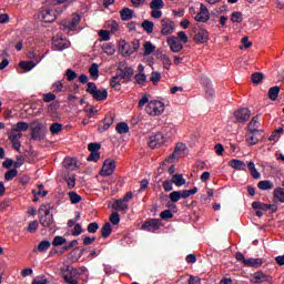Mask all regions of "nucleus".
Instances as JSON below:
<instances>
[{
  "label": "nucleus",
  "mask_w": 284,
  "mask_h": 284,
  "mask_svg": "<svg viewBox=\"0 0 284 284\" xmlns=\"http://www.w3.org/2000/svg\"><path fill=\"white\" fill-rule=\"evenodd\" d=\"M62 278L68 284H79V270L67 265L64 268L61 270Z\"/></svg>",
  "instance_id": "f257e3e1"
},
{
  "label": "nucleus",
  "mask_w": 284,
  "mask_h": 284,
  "mask_svg": "<svg viewBox=\"0 0 284 284\" xmlns=\"http://www.w3.org/2000/svg\"><path fill=\"white\" fill-rule=\"evenodd\" d=\"M87 85V92L93 97L94 101H105V99H108V90H99L94 82H88Z\"/></svg>",
  "instance_id": "f03ea898"
},
{
  "label": "nucleus",
  "mask_w": 284,
  "mask_h": 284,
  "mask_svg": "<svg viewBox=\"0 0 284 284\" xmlns=\"http://www.w3.org/2000/svg\"><path fill=\"white\" fill-rule=\"evenodd\" d=\"M145 112L149 113L150 116H160V114L165 112V104L159 100H152L148 103Z\"/></svg>",
  "instance_id": "7ed1b4c3"
},
{
  "label": "nucleus",
  "mask_w": 284,
  "mask_h": 284,
  "mask_svg": "<svg viewBox=\"0 0 284 284\" xmlns=\"http://www.w3.org/2000/svg\"><path fill=\"white\" fill-rule=\"evenodd\" d=\"M32 141H43L45 139V126L43 123L36 121L31 124Z\"/></svg>",
  "instance_id": "20e7f679"
},
{
  "label": "nucleus",
  "mask_w": 284,
  "mask_h": 284,
  "mask_svg": "<svg viewBox=\"0 0 284 284\" xmlns=\"http://www.w3.org/2000/svg\"><path fill=\"white\" fill-rule=\"evenodd\" d=\"M250 116H252V112L247 108L237 109L233 113L234 123H247Z\"/></svg>",
  "instance_id": "39448f33"
},
{
  "label": "nucleus",
  "mask_w": 284,
  "mask_h": 284,
  "mask_svg": "<svg viewBox=\"0 0 284 284\" xmlns=\"http://www.w3.org/2000/svg\"><path fill=\"white\" fill-rule=\"evenodd\" d=\"M67 48H70V41H68L65 38H61L60 36H55L52 38V49L61 52L63 50H67Z\"/></svg>",
  "instance_id": "423d86ee"
},
{
  "label": "nucleus",
  "mask_w": 284,
  "mask_h": 284,
  "mask_svg": "<svg viewBox=\"0 0 284 284\" xmlns=\"http://www.w3.org/2000/svg\"><path fill=\"white\" fill-rule=\"evenodd\" d=\"M81 23V16L79 13H73L71 20L62 21L60 28L62 30H74Z\"/></svg>",
  "instance_id": "0eeeda50"
},
{
  "label": "nucleus",
  "mask_w": 284,
  "mask_h": 284,
  "mask_svg": "<svg viewBox=\"0 0 284 284\" xmlns=\"http://www.w3.org/2000/svg\"><path fill=\"white\" fill-rule=\"evenodd\" d=\"M161 34L163 37H170L174 32V21H172L170 18H164L161 20Z\"/></svg>",
  "instance_id": "6e6552de"
},
{
  "label": "nucleus",
  "mask_w": 284,
  "mask_h": 284,
  "mask_svg": "<svg viewBox=\"0 0 284 284\" xmlns=\"http://www.w3.org/2000/svg\"><path fill=\"white\" fill-rule=\"evenodd\" d=\"M114 170H116V163L114 160H105L102 170L100 171L101 176H112L114 174Z\"/></svg>",
  "instance_id": "1a4fd4ad"
},
{
  "label": "nucleus",
  "mask_w": 284,
  "mask_h": 284,
  "mask_svg": "<svg viewBox=\"0 0 284 284\" xmlns=\"http://www.w3.org/2000/svg\"><path fill=\"white\" fill-rule=\"evenodd\" d=\"M39 221L42 227L52 230V225H54V215L50 214V210H47L43 215H40Z\"/></svg>",
  "instance_id": "9d476101"
},
{
  "label": "nucleus",
  "mask_w": 284,
  "mask_h": 284,
  "mask_svg": "<svg viewBox=\"0 0 284 284\" xmlns=\"http://www.w3.org/2000/svg\"><path fill=\"white\" fill-rule=\"evenodd\" d=\"M165 143V138L162 133H154L149 138V146L154 148H161Z\"/></svg>",
  "instance_id": "9b49d317"
},
{
  "label": "nucleus",
  "mask_w": 284,
  "mask_h": 284,
  "mask_svg": "<svg viewBox=\"0 0 284 284\" xmlns=\"http://www.w3.org/2000/svg\"><path fill=\"white\" fill-rule=\"evenodd\" d=\"M195 21L200 23H207L210 21V10L205 4L200 6V12L195 16Z\"/></svg>",
  "instance_id": "f8f14e48"
},
{
  "label": "nucleus",
  "mask_w": 284,
  "mask_h": 284,
  "mask_svg": "<svg viewBox=\"0 0 284 284\" xmlns=\"http://www.w3.org/2000/svg\"><path fill=\"white\" fill-rule=\"evenodd\" d=\"M122 65H125V63H120L119 64V70L121 71L120 75L122 79L126 81V83H130L132 81V77L134 74V69L132 67H124L122 69Z\"/></svg>",
  "instance_id": "ddd939ff"
},
{
  "label": "nucleus",
  "mask_w": 284,
  "mask_h": 284,
  "mask_svg": "<svg viewBox=\"0 0 284 284\" xmlns=\"http://www.w3.org/2000/svg\"><path fill=\"white\" fill-rule=\"evenodd\" d=\"M161 227V220L151 219L142 224V230L146 232H156Z\"/></svg>",
  "instance_id": "4468645a"
},
{
  "label": "nucleus",
  "mask_w": 284,
  "mask_h": 284,
  "mask_svg": "<svg viewBox=\"0 0 284 284\" xmlns=\"http://www.w3.org/2000/svg\"><path fill=\"white\" fill-rule=\"evenodd\" d=\"M166 43L173 52H181L183 50V43L176 37H170L166 39Z\"/></svg>",
  "instance_id": "2eb2a0df"
},
{
  "label": "nucleus",
  "mask_w": 284,
  "mask_h": 284,
  "mask_svg": "<svg viewBox=\"0 0 284 284\" xmlns=\"http://www.w3.org/2000/svg\"><path fill=\"white\" fill-rule=\"evenodd\" d=\"M40 17L44 23H52L57 21V14L52 9H44L40 12Z\"/></svg>",
  "instance_id": "dca6fc26"
},
{
  "label": "nucleus",
  "mask_w": 284,
  "mask_h": 284,
  "mask_svg": "<svg viewBox=\"0 0 284 284\" xmlns=\"http://www.w3.org/2000/svg\"><path fill=\"white\" fill-rule=\"evenodd\" d=\"M272 283V277L263 272H256L252 277V283L261 284V283Z\"/></svg>",
  "instance_id": "f3484780"
},
{
  "label": "nucleus",
  "mask_w": 284,
  "mask_h": 284,
  "mask_svg": "<svg viewBox=\"0 0 284 284\" xmlns=\"http://www.w3.org/2000/svg\"><path fill=\"white\" fill-rule=\"evenodd\" d=\"M112 123H114V115L112 114L105 115V118L102 121V124H99L98 126V132L103 133L110 130V125H112Z\"/></svg>",
  "instance_id": "a211bd4d"
},
{
  "label": "nucleus",
  "mask_w": 284,
  "mask_h": 284,
  "mask_svg": "<svg viewBox=\"0 0 284 284\" xmlns=\"http://www.w3.org/2000/svg\"><path fill=\"white\" fill-rule=\"evenodd\" d=\"M119 50L124 57H132V54H134V51H132V44H130V42H125V40H120Z\"/></svg>",
  "instance_id": "6ab92c4d"
},
{
  "label": "nucleus",
  "mask_w": 284,
  "mask_h": 284,
  "mask_svg": "<svg viewBox=\"0 0 284 284\" xmlns=\"http://www.w3.org/2000/svg\"><path fill=\"white\" fill-rule=\"evenodd\" d=\"M113 210H115V212H122V214H128L130 205L122 199L115 200V202L113 203Z\"/></svg>",
  "instance_id": "aec40b11"
},
{
  "label": "nucleus",
  "mask_w": 284,
  "mask_h": 284,
  "mask_svg": "<svg viewBox=\"0 0 284 284\" xmlns=\"http://www.w3.org/2000/svg\"><path fill=\"white\" fill-rule=\"evenodd\" d=\"M261 126V122L258 121V115H255L252 121L248 123V132L250 134H261V130L258 128Z\"/></svg>",
  "instance_id": "412c9836"
},
{
  "label": "nucleus",
  "mask_w": 284,
  "mask_h": 284,
  "mask_svg": "<svg viewBox=\"0 0 284 284\" xmlns=\"http://www.w3.org/2000/svg\"><path fill=\"white\" fill-rule=\"evenodd\" d=\"M156 58L162 61L164 70H170V68H172V59L163 53V51H156Z\"/></svg>",
  "instance_id": "4be33fe9"
},
{
  "label": "nucleus",
  "mask_w": 284,
  "mask_h": 284,
  "mask_svg": "<svg viewBox=\"0 0 284 284\" xmlns=\"http://www.w3.org/2000/svg\"><path fill=\"white\" fill-rule=\"evenodd\" d=\"M229 165L231 168H233V170H240L243 172H245V170H247V164H245V162H243L241 160H236V159L231 160L229 162Z\"/></svg>",
  "instance_id": "5701e85b"
},
{
  "label": "nucleus",
  "mask_w": 284,
  "mask_h": 284,
  "mask_svg": "<svg viewBox=\"0 0 284 284\" xmlns=\"http://www.w3.org/2000/svg\"><path fill=\"white\" fill-rule=\"evenodd\" d=\"M185 150H186V146L184 143H178L175 145L173 153L170 155V158L168 160H165V163H170V160L176 159V156H179V154H181V152H185Z\"/></svg>",
  "instance_id": "b1692460"
},
{
  "label": "nucleus",
  "mask_w": 284,
  "mask_h": 284,
  "mask_svg": "<svg viewBox=\"0 0 284 284\" xmlns=\"http://www.w3.org/2000/svg\"><path fill=\"white\" fill-rule=\"evenodd\" d=\"M261 265H263V260L260 257H251L244 261V267H261Z\"/></svg>",
  "instance_id": "393cba45"
},
{
  "label": "nucleus",
  "mask_w": 284,
  "mask_h": 284,
  "mask_svg": "<svg viewBox=\"0 0 284 284\" xmlns=\"http://www.w3.org/2000/svg\"><path fill=\"white\" fill-rule=\"evenodd\" d=\"M121 81H123V78L120 75V73L115 74L110 80V87L119 92L121 90Z\"/></svg>",
  "instance_id": "a878e982"
},
{
  "label": "nucleus",
  "mask_w": 284,
  "mask_h": 284,
  "mask_svg": "<svg viewBox=\"0 0 284 284\" xmlns=\"http://www.w3.org/2000/svg\"><path fill=\"white\" fill-rule=\"evenodd\" d=\"M120 17H121L122 21H130V19H132L134 17V11L130 8H123L120 11Z\"/></svg>",
  "instance_id": "bb28decb"
},
{
  "label": "nucleus",
  "mask_w": 284,
  "mask_h": 284,
  "mask_svg": "<svg viewBox=\"0 0 284 284\" xmlns=\"http://www.w3.org/2000/svg\"><path fill=\"white\" fill-rule=\"evenodd\" d=\"M195 43H205L207 42V31L201 30L194 36Z\"/></svg>",
  "instance_id": "cd10ccee"
},
{
  "label": "nucleus",
  "mask_w": 284,
  "mask_h": 284,
  "mask_svg": "<svg viewBox=\"0 0 284 284\" xmlns=\"http://www.w3.org/2000/svg\"><path fill=\"white\" fill-rule=\"evenodd\" d=\"M171 181L174 185H176V187L185 185V179L183 178V174H173Z\"/></svg>",
  "instance_id": "c85d7f7f"
},
{
  "label": "nucleus",
  "mask_w": 284,
  "mask_h": 284,
  "mask_svg": "<svg viewBox=\"0 0 284 284\" xmlns=\"http://www.w3.org/2000/svg\"><path fill=\"white\" fill-rule=\"evenodd\" d=\"M63 165L67 170H77V158H65Z\"/></svg>",
  "instance_id": "c756f323"
},
{
  "label": "nucleus",
  "mask_w": 284,
  "mask_h": 284,
  "mask_svg": "<svg viewBox=\"0 0 284 284\" xmlns=\"http://www.w3.org/2000/svg\"><path fill=\"white\" fill-rule=\"evenodd\" d=\"M257 187L258 190H263V191L272 190L274 189V183H272V181L270 180H263L257 183Z\"/></svg>",
  "instance_id": "7c9ffc66"
},
{
  "label": "nucleus",
  "mask_w": 284,
  "mask_h": 284,
  "mask_svg": "<svg viewBox=\"0 0 284 284\" xmlns=\"http://www.w3.org/2000/svg\"><path fill=\"white\" fill-rule=\"evenodd\" d=\"M115 130L118 134H128L130 132V126L125 122H120L116 124Z\"/></svg>",
  "instance_id": "2f4dec72"
},
{
  "label": "nucleus",
  "mask_w": 284,
  "mask_h": 284,
  "mask_svg": "<svg viewBox=\"0 0 284 284\" xmlns=\"http://www.w3.org/2000/svg\"><path fill=\"white\" fill-rule=\"evenodd\" d=\"M102 50L103 52H105V54H109L110 57H112V54L116 52V49L114 48V44L112 42L102 44Z\"/></svg>",
  "instance_id": "473e14b6"
},
{
  "label": "nucleus",
  "mask_w": 284,
  "mask_h": 284,
  "mask_svg": "<svg viewBox=\"0 0 284 284\" xmlns=\"http://www.w3.org/2000/svg\"><path fill=\"white\" fill-rule=\"evenodd\" d=\"M101 232H102V239H108V236L112 234V224H110V222L104 223L101 229Z\"/></svg>",
  "instance_id": "72a5a7b5"
},
{
  "label": "nucleus",
  "mask_w": 284,
  "mask_h": 284,
  "mask_svg": "<svg viewBox=\"0 0 284 284\" xmlns=\"http://www.w3.org/2000/svg\"><path fill=\"white\" fill-rule=\"evenodd\" d=\"M142 28L148 34H152V32H154V22L150 20H144L142 22Z\"/></svg>",
  "instance_id": "f704fd0d"
},
{
  "label": "nucleus",
  "mask_w": 284,
  "mask_h": 284,
  "mask_svg": "<svg viewBox=\"0 0 284 284\" xmlns=\"http://www.w3.org/2000/svg\"><path fill=\"white\" fill-rule=\"evenodd\" d=\"M89 73L91 78L97 81L99 79V64L98 63H92L91 67L89 68Z\"/></svg>",
  "instance_id": "c9c22d12"
},
{
  "label": "nucleus",
  "mask_w": 284,
  "mask_h": 284,
  "mask_svg": "<svg viewBox=\"0 0 284 284\" xmlns=\"http://www.w3.org/2000/svg\"><path fill=\"white\" fill-rule=\"evenodd\" d=\"M281 92V87H273L268 90V99L271 101H276L278 99V93Z\"/></svg>",
  "instance_id": "e433bc0d"
},
{
  "label": "nucleus",
  "mask_w": 284,
  "mask_h": 284,
  "mask_svg": "<svg viewBox=\"0 0 284 284\" xmlns=\"http://www.w3.org/2000/svg\"><path fill=\"white\" fill-rule=\"evenodd\" d=\"M247 168L251 176H253L254 179H261V173H258V170H256V165L254 164V162H248Z\"/></svg>",
  "instance_id": "4c0bfd02"
},
{
  "label": "nucleus",
  "mask_w": 284,
  "mask_h": 284,
  "mask_svg": "<svg viewBox=\"0 0 284 284\" xmlns=\"http://www.w3.org/2000/svg\"><path fill=\"white\" fill-rule=\"evenodd\" d=\"M151 10H163L165 8V2L163 0H152L150 2Z\"/></svg>",
  "instance_id": "58836bf2"
},
{
  "label": "nucleus",
  "mask_w": 284,
  "mask_h": 284,
  "mask_svg": "<svg viewBox=\"0 0 284 284\" xmlns=\"http://www.w3.org/2000/svg\"><path fill=\"white\" fill-rule=\"evenodd\" d=\"M263 79H265V74H263L262 72H255L251 75V81L255 85H258V83H261Z\"/></svg>",
  "instance_id": "ea45409f"
},
{
  "label": "nucleus",
  "mask_w": 284,
  "mask_h": 284,
  "mask_svg": "<svg viewBox=\"0 0 284 284\" xmlns=\"http://www.w3.org/2000/svg\"><path fill=\"white\" fill-rule=\"evenodd\" d=\"M199 192V187L194 186L192 190H184L180 191L181 199H190L193 194H196Z\"/></svg>",
  "instance_id": "a19ab883"
},
{
  "label": "nucleus",
  "mask_w": 284,
  "mask_h": 284,
  "mask_svg": "<svg viewBox=\"0 0 284 284\" xmlns=\"http://www.w3.org/2000/svg\"><path fill=\"white\" fill-rule=\"evenodd\" d=\"M262 136L261 133H251V135L246 139V141L251 145H256L261 141Z\"/></svg>",
  "instance_id": "79ce46f5"
},
{
  "label": "nucleus",
  "mask_w": 284,
  "mask_h": 284,
  "mask_svg": "<svg viewBox=\"0 0 284 284\" xmlns=\"http://www.w3.org/2000/svg\"><path fill=\"white\" fill-rule=\"evenodd\" d=\"M65 243H68V240L61 235H57L53 237V242L52 245L53 247H59L61 245H65Z\"/></svg>",
  "instance_id": "37998d69"
},
{
  "label": "nucleus",
  "mask_w": 284,
  "mask_h": 284,
  "mask_svg": "<svg viewBox=\"0 0 284 284\" xmlns=\"http://www.w3.org/2000/svg\"><path fill=\"white\" fill-rule=\"evenodd\" d=\"M156 50V47L152 42L148 41L144 43V57H150L152 52Z\"/></svg>",
  "instance_id": "c03bdc74"
},
{
  "label": "nucleus",
  "mask_w": 284,
  "mask_h": 284,
  "mask_svg": "<svg viewBox=\"0 0 284 284\" xmlns=\"http://www.w3.org/2000/svg\"><path fill=\"white\" fill-rule=\"evenodd\" d=\"M23 136V133L17 131L14 128L9 133V141H19Z\"/></svg>",
  "instance_id": "a18cd8bd"
},
{
  "label": "nucleus",
  "mask_w": 284,
  "mask_h": 284,
  "mask_svg": "<svg viewBox=\"0 0 284 284\" xmlns=\"http://www.w3.org/2000/svg\"><path fill=\"white\" fill-rule=\"evenodd\" d=\"M30 128V124L28 122L20 121L17 124H14L13 129L19 131L20 133L27 132V130Z\"/></svg>",
  "instance_id": "49530a36"
},
{
  "label": "nucleus",
  "mask_w": 284,
  "mask_h": 284,
  "mask_svg": "<svg viewBox=\"0 0 284 284\" xmlns=\"http://www.w3.org/2000/svg\"><path fill=\"white\" fill-rule=\"evenodd\" d=\"M274 197L280 201V203H284V189L283 187H277L274 190Z\"/></svg>",
  "instance_id": "de8ad7c7"
},
{
  "label": "nucleus",
  "mask_w": 284,
  "mask_h": 284,
  "mask_svg": "<svg viewBox=\"0 0 284 284\" xmlns=\"http://www.w3.org/2000/svg\"><path fill=\"white\" fill-rule=\"evenodd\" d=\"M19 174V171L14 169H10L9 171L6 172L4 174V181H12Z\"/></svg>",
  "instance_id": "09e8293b"
},
{
  "label": "nucleus",
  "mask_w": 284,
  "mask_h": 284,
  "mask_svg": "<svg viewBox=\"0 0 284 284\" xmlns=\"http://www.w3.org/2000/svg\"><path fill=\"white\" fill-rule=\"evenodd\" d=\"M69 199L73 205H77V203H81V195H79L74 191L69 192Z\"/></svg>",
  "instance_id": "8fccbe9b"
},
{
  "label": "nucleus",
  "mask_w": 284,
  "mask_h": 284,
  "mask_svg": "<svg viewBox=\"0 0 284 284\" xmlns=\"http://www.w3.org/2000/svg\"><path fill=\"white\" fill-rule=\"evenodd\" d=\"M146 81H148V75H145V73L135 74V83H138V85H145Z\"/></svg>",
  "instance_id": "3c124183"
},
{
  "label": "nucleus",
  "mask_w": 284,
  "mask_h": 284,
  "mask_svg": "<svg viewBox=\"0 0 284 284\" xmlns=\"http://www.w3.org/2000/svg\"><path fill=\"white\" fill-rule=\"evenodd\" d=\"M50 245H52V244L50 243V241L43 240V241H41V242L39 243L38 250H39L40 252H48V250H50Z\"/></svg>",
  "instance_id": "603ef678"
},
{
  "label": "nucleus",
  "mask_w": 284,
  "mask_h": 284,
  "mask_svg": "<svg viewBox=\"0 0 284 284\" xmlns=\"http://www.w3.org/2000/svg\"><path fill=\"white\" fill-rule=\"evenodd\" d=\"M61 130H63V124L55 122L53 124H51L50 126V132L51 134H59L61 132Z\"/></svg>",
  "instance_id": "864d4df0"
},
{
  "label": "nucleus",
  "mask_w": 284,
  "mask_h": 284,
  "mask_svg": "<svg viewBox=\"0 0 284 284\" xmlns=\"http://www.w3.org/2000/svg\"><path fill=\"white\" fill-rule=\"evenodd\" d=\"M231 21L233 23H241L243 21V13L235 11L231 14Z\"/></svg>",
  "instance_id": "5fc2aeb1"
},
{
  "label": "nucleus",
  "mask_w": 284,
  "mask_h": 284,
  "mask_svg": "<svg viewBox=\"0 0 284 284\" xmlns=\"http://www.w3.org/2000/svg\"><path fill=\"white\" fill-rule=\"evenodd\" d=\"M34 65H37V64L32 61H21L20 62V68H22L23 70H27V72H30V70H32V68H34Z\"/></svg>",
  "instance_id": "6e6d98bb"
},
{
  "label": "nucleus",
  "mask_w": 284,
  "mask_h": 284,
  "mask_svg": "<svg viewBox=\"0 0 284 284\" xmlns=\"http://www.w3.org/2000/svg\"><path fill=\"white\" fill-rule=\"evenodd\" d=\"M110 223H112V225H119V223H121V215H119V212H113L110 215Z\"/></svg>",
  "instance_id": "4d7b16f0"
},
{
  "label": "nucleus",
  "mask_w": 284,
  "mask_h": 284,
  "mask_svg": "<svg viewBox=\"0 0 284 284\" xmlns=\"http://www.w3.org/2000/svg\"><path fill=\"white\" fill-rule=\"evenodd\" d=\"M172 203H179L181 201V191H173L169 195Z\"/></svg>",
  "instance_id": "13d9d810"
},
{
  "label": "nucleus",
  "mask_w": 284,
  "mask_h": 284,
  "mask_svg": "<svg viewBox=\"0 0 284 284\" xmlns=\"http://www.w3.org/2000/svg\"><path fill=\"white\" fill-rule=\"evenodd\" d=\"M174 182L172 180H165L162 183V187L164 189V192H172L174 190Z\"/></svg>",
  "instance_id": "bf43d9fd"
},
{
  "label": "nucleus",
  "mask_w": 284,
  "mask_h": 284,
  "mask_svg": "<svg viewBox=\"0 0 284 284\" xmlns=\"http://www.w3.org/2000/svg\"><path fill=\"white\" fill-rule=\"evenodd\" d=\"M150 81H152L153 85H158L159 81H161V73L158 71H153L151 73Z\"/></svg>",
  "instance_id": "052dcab7"
},
{
  "label": "nucleus",
  "mask_w": 284,
  "mask_h": 284,
  "mask_svg": "<svg viewBox=\"0 0 284 284\" xmlns=\"http://www.w3.org/2000/svg\"><path fill=\"white\" fill-rule=\"evenodd\" d=\"M87 231L89 232V234H97V232L99 231V223L97 222H92L88 225Z\"/></svg>",
  "instance_id": "680f3d73"
},
{
  "label": "nucleus",
  "mask_w": 284,
  "mask_h": 284,
  "mask_svg": "<svg viewBox=\"0 0 284 284\" xmlns=\"http://www.w3.org/2000/svg\"><path fill=\"white\" fill-rule=\"evenodd\" d=\"M101 159V153L98 152H91L89 156L87 158V161H93V163H97Z\"/></svg>",
  "instance_id": "e2e57ef3"
},
{
  "label": "nucleus",
  "mask_w": 284,
  "mask_h": 284,
  "mask_svg": "<svg viewBox=\"0 0 284 284\" xmlns=\"http://www.w3.org/2000/svg\"><path fill=\"white\" fill-rule=\"evenodd\" d=\"M52 91L53 92H63V82H61V80L55 81L52 84Z\"/></svg>",
  "instance_id": "0e129e2a"
},
{
  "label": "nucleus",
  "mask_w": 284,
  "mask_h": 284,
  "mask_svg": "<svg viewBox=\"0 0 284 284\" xmlns=\"http://www.w3.org/2000/svg\"><path fill=\"white\" fill-rule=\"evenodd\" d=\"M65 77H67L68 81H74V79H77V77H79V75L77 74V72L74 70L68 69L65 72Z\"/></svg>",
  "instance_id": "69168bd1"
},
{
  "label": "nucleus",
  "mask_w": 284,
  "mask_h": 284,
  "mask_svg": "<svg viewBox=\"0 0 284 284\" xmlns=\"http://www.w3.org/2000/svg\"><path fill=\"white\" fill-rule=\"evenodd\" d=\"M108 27H109V30H111V32L113 34H114V32H119V22H116L115 20L110 21Z\"/></svg>",
  "instance_id": "338daca9"
},
{
  "label": "nucleus",
  "mask_w": 284,
  "mask_h": 284,
  "mask_svg": "<svg viewBox=\"0 0 284 284\" xmlns=\"http://www.w3.org/2000/svg\"><path fill=\"white\" fill-rule=\"evenodd\" d=\"M88 150L89 152H99L101 150V145L99 143H89Z\"/></svg>",
  "instance_id": "774afa93"
}]
</instances>
